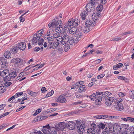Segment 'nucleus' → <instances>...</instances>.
I'll return each instance as SVG.
<instances>
[{
  "label": "nucleus",
  "mask_w": 134,
  "mask_h": 134,
  "mask_svg": "<svg viewBox=\"0 0 134 134\" xmlns=\"http://www.w3.org/2000/svg\"><path fill=\"white\" fill-rule=\"evenodd\" d=\"M71 21L69 20L68 21L67 23L64 26V28L65 30L69 31L72 27L71 25Z\"/></svg>",
  "instance_id": "16"
},
{
  "label": "nucleus",
  "mask_w": 134,
  "mask_h": 134,
  "mask_svg": "<svg viewBox=\"0 0 134 134\" xmlns=\"http://www.w3.org/2000/svg\"><path fill=\"white\" fill-rule=\"evenodd\" d=\"M4 57L7 58H10L11 57V55L9 51H8L5 52L4 54Z\"/></svg>",
  "instance_id": "27"
},
{
  "label": "nucleus",
  "mask_w": 134,
  "mask_h": 134,
  "mask_svg": "<svg viewBox=\"0 0 134 134\" xmlns=\"http://www.w3.org/2000/svg\"><path fill=\"white\" fill-rule=\"evenodd\" d=\"M82 29V27L81 26H79L76 30V34L79 37L81 36V32H80Z\"/></svg>",
  "instance_id": "24"
},
{
  "label": "nucleus",
  "mask_w": 134,
  "mask_h": 134,
  "mask_svg": "<svg viewBox=\"0 0 134 134\" xmlns=\"http://www.w3.org/2000/svg\"><path fill=\"white\" fill-rule=\"evenodd\" d=\"M42 131L43 133L45 134H51L50 133V130L47 129H43L42 128Z\"/></svg>",
  "instance_id": "34"
},
{
  "label": "nucleus",
  "mask_w": 134,
  "mask_h": 134,
  "mask_svg": "<svg viewBox=\"0 0 134 134\" xmlns=\"http://www.w3.org/2000/svg\"><path fill=\"white\" fill-rule=\"evenodd\" d=\"M51 126H52L51 125L50 126L49 124H48L47 125H46L45 126H43L42 128L44 129H47L50 130V128H51Z\"/></svg>",
  "instance_id": "55"
},
{
  "label": "nucleus",
  "mask_w": 134,
  "mask_h": 134,
  "mask_svg": "<svg viewBox=\"0 0 134 134\" xmlns=\"http://www.w3.org/2000/svg\"><path fill=\"white\" fill-rule=\"evenodd\" d=\"M118 79H121V80H127V81H126V82H127L128 81V80L127 79V78H125V77L121 76H118Z\"/></svg>",
  "instance_id": "49"
},
{
  "label": "nucleus",
  "mask_w": 134,
  "mask_h": 134,
  "mask_svg": "<svg viewBox=\"0 0 134 134\" xmlns=\"http://www.w3.org/2000/svg\"><path fill=\"white\" fill-rule=\"evenodd\" d=\"M102 93V92H96V97L95 100V104L97 105L99 104L102 100V97L99 96Z\"/></svg>",
  "instance_id": "5"
},
{
  "label": "nucleus",
  "mask_w": 134,
  "mask_h": 134,
  "mask_svg": "<svg viewBox=\"0 0 134 134\" xmlns=\"http://www.w3.org/2000/svg\"><path fill=\"white\" fill-rule=\"evenodd\" d=\"M44 40L43 38H41L39 39L38 45H42L44 42Z\"/></svg>",
  "instance_id": "51"
},
{
  "label": "nucleus",
  "mask_w": 134,
  "mask_h": 134,
  "mask_svg": "<svg viewBox=\"0 0 134 134\" xmlns=\"http://www.w3.org/2000/svg\"><path fill=\"white\" fill-rule=\"evenodd\" d=\"M121 127L120 125H118L116 123L114 124L113 127V132L116 131L118 133L121 131Z\"/></svg>",
  "instance_id": "9"
},
{
  "label": "nucleus",
  "mask_w": 134,
  "mask_h": 134,
  "mask_svg": "<svg viewBox=\"0 0 134 134\" xmlns=\"http://www.w3.org/2000/svg\"><path fill=\"white\" fill-rule=\"evenodd\" d=\"M103 5L101 4H99L97 7L96 9L98 12H100L103 9Z\"/></svg>",
  "instance_id": "36"
},
{
  "label": "nucleus",
  "mask_w": 134,
  "mask_h": 134,
  "mask_svg": "<svg viewBox=\"0 0 134 134\" xmlns=\"http://www.w3.org/2000/svg\"><path fill=\"white\" fill-rule=\"evenodd\" d=\"M70 37L69 36H66L63 37V40L62 41V44H64L68 42Z\"/></svg>",
  "instance_id": "23"
},
{
  "label": "nucleus",
  "mask_w": 134,
  "mask_h": 134,
  "mask_svg": "<svg viewBox=\"0 0 134 134\" xmlns=\"http://www.w3.org/2000/svg\"><path fill=\"white\" fill-rule=\"evenodd\" d=\"M58 102L62 103H65L66 102V99L61 96H60L57 99Z\"/></svg>",
  "instance_id": "20"
},
{
  "label": "nucleus",
  "mask_w": 134,
  "mask_h": 134,
  "mask_svg": "<svg viewBox=\"0 0 134 134\" xmlns=\"http://www.w3.org/2000/svg\"><path fill=\"white\" fill-rule=\"evenodd\" d=\"M80 93L85 92L86 90V86L85 85H83L81 86L79 88Z\"/></svg>",
  "instance_id": "28"
},
{
  "label": "nucleus",
  "mask_w": 134,
  "mask_h": 134,
  "mask_svg": "<svg viewBox=\"0 0 134 134\" xmlns=\"http://www.w3.org/2000/svg\"><path fill=\"white\" fill-rule=\"evenodd\" d=\"M64 51L66 52L68 51L70 48V46L68 44H65L64 46Z\"/></svg>",
  "instance_id": "43"
},
{
  "label": "nucleus",
  "mask_w": 134,
  "mask_h": 134,
  "mask_svg": "<svg viewBox=\"0 0 134 134\" xmlns=\"http://www.w3.org/2000/svg\"><path fill=\"white\" fill-rule=\"evenodd\" d=\"M54 32V30L53 29H50L47 31L46 35L47 36H50L53 34Z\"/></svg>",
  "instance_id": "37"
},
{
  "label": "nucleus",
  "mask_w": 134,
  "mask_h": 134,
  "mask_svg": "<svg viewBox=\"0 0 134 134\" xmlns=\"http://www.w3.org/2000/svg\"><path fill=\"white\" fill-rule=\"evenodd\" d=\"M130 96L131 98H134V91L130 92Z\"/></svg>",
  "instance_id": "57"
},
{
  "label": "nucleus",
  "mask_w": 134,
  "mask_h": 134,
  "mask_svg": "<svg viewBox=\"0 0 134 134\" xmlns=\"http://www.w3.org/2000/svg\"><path fill=\"white\" fill-rule=\"evenodd\" d=\"M55 126L58 131H63L66 127V123L63 122H60L56 125Z\"/></svg>",
  "instance_id": "4"
},
{
  "label": "nucleus",
  "mask_w": 134,
  "mask_h": 134,
  "mask_svg": "<svg viewBox=\"0 0 134 134\" xmlns=\"http://www.w3.org/2000/svg\"><path fill=\"white\" fill-rule=\"evenodd\" d=\"M0 61H1L2 63V66L5 67L8 65V63L7 62V60L6 59H5L4 57H2L0 58Z\"/></svg>",
  "instance_id": "14"
},
{
  "label": "nucleus",
  "mask_w": 134,
  "mask_h": 134,
  "mask_svg": "<svg viewBox=\"0 0 134 134\" xmlns=\"http://www.w3.org/2000/svg\"><path fill=\"white\" fill-rule=\"evenodd\" d=\"M10 78H8L7 79L8 81H9L11 79H13L16 77L17 76L16 71L15 70L11 71L10 72H9V75Z\"/></svg>",
  "instance_id": "13"
},
{
  "label": "nucleus",
  "mask_w": 134,
  "mask_h": 134,
  "mask_svg": "<svg viewBox=\"0 0 134 134\" xmlns=\"http://www.w3.org/2000/svg\"><path fill=\"white\" fill-rule=\"evenodd\" d=\"M54 91L53 90H52L51 92H49L48 93L46 96L45 98L48 97L49 96H51L54 93Z\"/></svg>",
  "instance_id": "45"
},
{
  "label": "nucleus",
  "mask_w": 134,
  "mask_h": 134,
  "mask_svg": "<svg viewBox=\"0 0 134 134\" xmlns=\"http://www.w3.org/2000/svg\"><path fill=\"white\" fill-rule=\"evenodd\" d=\"M59 44V43L57 42H53V48L55 49L57 48V47H58Z\"/></svg>",
  "instance_id": "44"
},
{
  "label": "nucleus",
  "mask_w": 134,
  "mask_h": 134,
  "mask_svg": "<svg viewBox=\"0 0 134 134\" xmlns=\"http://www.w3.org/2000/svg\"><path fill=\"white\" fill-rule=\"evenodd\" d=\"M106 127V124H105L102 122L99 123L98 125V127L99 128V131L100 129H104Z\"/></svg>",
  "instance_id": "26"
},
{
  "label": "nucleus",
  "mask_w": 134,
  "mask_h": 134,
  "mask_svg": "<svg viewBox=\"0 0 134 134\" xmlns=\"http://www.w3.org/2000/svg\"><path fill=\"white\" fill-rule=\"evenodd\" d=\"M68 42L70 44L72 45L74 43V39L72 37H70L69 38Z\"/></svg>",
  "instance_id": "38"
},
{
  "label": "nucleus",
  "mask_w": 134,
  "mask_h": 134,
  "mask_svg": "<svg viewBox=\"0 0 134 134\" xmlns=\"http://www.w3.org/2000/svg\"><path fill=\"white\" fill-rule=\"evenodd\" d=\"M91 29L90 26L86 25V26H84L83 31H84L85 33H87L90 31Z\"/></svg>",
  "instance_id": "29"
},
{
  "label": "nucleus",
  "mask_w": 134,
  "mask_h": 134,
  "mask_svg": "<svg viewBox=\"0 0 134 134\" xmlns=\"http://www.w3.org/2000/svg\"><path fill=\"white\" fill-rule=\"evenodd\" d=\"M75 29L74 27H72L71 29L69 30V33L71 34H73L75 33L76 34V31L75 30Z\"/></svg>",
  "instance_id": "33"
},
{
  "label": "nucleus",
  "mask_w": 134,
  "mask_h": 134,
  "mask_svg": "<svg viewBox=\"0 0 134 134\" xmlns=\"http://www.w3.org/2000/svg\"><path fill=\"white\" fill-rule=\"evenodd\" d=\"M60 34L57 32V33L53 34V36L54 38H57L58 37H59V36H60Z\"/></svg>",
  "instance_id": "54"
},
{
  "label": "nucleus",
  "mask_w": 134,
  "mask_h": 134,
  "mask_svg": "<svg viewBox=\"0 0 134 134\" xmlns=\"http://www.w3.org/2000/svg\"><path fill=\"white\" fill-rule=\"evenodd\" d=\"M81 122L82 123V122H81L80 121L76 120V123L75 124V127L76 128L78 129L79 128V127L81 125V124H81Z\"/></svg>",
  "instance_id": "31"
},
{
  "label": "nucleus",
  "mask_w": 134,
  "mask_h": 134,
  "mask_svg": "<svg viewBox=\"0 0 134 134\" xmlns=\"http://www.w3.org/2000/svg\"><path fill=\"white\" fill-rule=\"evenodd\" d=\"M9 70L8 69H4L1 72V76L6 79L9 76Z\"/></svg>",
  "instance_id": "10"
},
{
  "label": "nucleus",
  "mask_w": 134,
  "mask_h": 134,
  "mask_svg": "<svg viewBox=\"0 0 134 134\" xmlns=\"http://www.w3.org/2000/svg\"><path fill=\"white\" fill-rule=\"evenodd\" d=\"M95 2L96 0H90V2L89 3L93 8H94L95 7Z\"/></svg>",
  "instance_id": "42"
},
{
  "label": "nucleus",
  "mask_w": 134,
  "mask_h": 134,
  "mask_svg": "<svg viewBox=\"0 0 134 134\" xmlns=\"http://www.w3.org/2000/svg\"><path fill=\"white\" fill-rule=\"evenodd\" d=\"M57 110V108H53L50 109H48L47 113H51L53 111H56Z\"/></svg>",
  "instance_id": "46"
},
{
  "label": "nucleus",
  "mask_w": 134,
  "mask_h": 134,
  "mask_svg": "<svg viewBox=\"0 0 134 134\" xmlns=\"http://www.w3.org/2000/svg\"><path fill=\"white\" fill-rule=\"evenodd\" d=\"M50 133L52 134H57V130L56 129L55 126H51V128L50 130Z\"/></svg>",
  "instance_id": "19"
},
{
  "label": "nucleus",
  "mask_w": 134,
  "mask_h": 134,
  "mask_svg": "<svg viewBox=\"0 0 134 134\" xmlns=\"http://www.w3.org/2000/svg\"><path fill=\"white\" fill-rule=\"evenodd\" d=\"M41 109L40 108L37 109L36 112L33 115L34 116H36L37 114L40 113L41 111Z\"/></svg>",
  "instance_id": "53"
},
{
  "label": "nucleus",
  "mask_w": 134,
  "mask_h": 134,
  "mask_svg": "<svg viewBox=\"0 0 134 134\" xmlns=\"http://www.w3.org/2000/svg\"><path fill=\"white\" fill-rule=\"evenodd\" d=\"M127 119H128V120L129 121H130L134 122V118L131 117H128Z\"/></svg>",
  "instance_id": "64"
},
{
  "label": "nucleus",
  "mask_w": 134,
  "mask_h": 134,
  "mask_svg": "<svg viewBox=\"0 0 134 134\" xmlns=\"http://www.w3.org/2000/svg\"><path fill=\"white\" fill-rule=\"evenodd\" d=\"M100 12H98V13H93V14L92 15V17L93 18H94V17L95 16H97V17H99L100 16Z\"/></svg>",
  "instance_id": "48"
},
{
  "label": "nucleus",
  "mask_w": 134,
  "mask_h": 134,
  "mask_svg": "<svg viewBox=\"0 0 134 134\" xmlns=\"http://www.w3.org/2000/svg\"><path fill=\"white\" fill-rule=\"evenodd\" d=\"M21 62V59L20 58H14L12 59L11 62L12 63H13L14 64H18Z\"/></svg>",
  "instance_id": "25"
},
{
  "label": "nucleus",
  "mask_w": 134,
  "mask_h": 134,
  "mask_svg": "<svg viewBox=\"0 0 134 134\" xmlns=\"http://www.w3.org/2000/svg\"><path fill=\"white\" fill-rule=\"evenodd\" d=\"M27 92L30 95L33 96H36L38 93L37 92H33L30 90H28Z\"/></svg>",
  "instance_id": "30"
},
{
  "label": "nucleus",
  "mask_w": 134,
  "mask_h": 134,
  "mask_svg": "<svg viewBox=\"0 0 134 134\" xmlns=\"http://www.w3.org/2000/svg\"><path fill=\"white\" fill-rule=\"evenodd\" d=\"M96 124L94 123L91 124L90 127L87 130L88 134H98L97 132L99 131V130H96Z\"/></svg>",
  "instance_id": "2"
},
{
  "label": "nucleus",
  "mask_w": 134,
  "mask_h": 134,
  "mask_svg": "<svg viewBox=\"0 0 134 134\" xmlns=\"http://www.w3.org/2000/svg\"><path fill=\"white\" fill-rule=\"evenodd\" d=\"M85 24L86 25H87V26L89 25L91 28L94 26L95 23V21L89 20L86 21Z\"/></svg>",
  "instance_id": "18"
},
{
  "label": "nucleus",
  "mask_w": 134,
  "mask_h": 134,
  "mask_svg": "<svg viewBox=\"0 0 134 134\" xmlns=\"http://www.w3.org/2000/svg\"><path fill=\"white\" fill-rule=\"evenodd\" d=\"M71 21V25L73 27H75L77 26L78 25V23H79V21L77 20H69Z\"/></svg>",
  "instance_id": "17"
},
{
  "label": "nucleus",
  "mask_w": 134,
  "mask_h": 134,
  "mask_svg": "<svg viewBox=\"0 0 134 134\" xmlns=\"http://www.w3.org/2000/svg\"><path fill=\"white\" fill-rule=\"evenodd\" d=\"M53 40H50L48 41V47L49 48V49L51 48H53Z\"/></svg>",
  "instance_id": "39"
},
{
  "label": "nucleus",
  "mask_w": 134,
  "mask_h": 134,
  "mask_svg": "<svg viewBox=\"0 0 134 134\" xmlns=\"http://www.w3.org/2000/svg\"><path fill=\"white\" fill-rule=\"evenodd\" d=\"M17 51L18 49H17V48L16 47L12 48L10 50L11 52L13 54L17 53Z\"/></svg>",
  "instance_id": "35"
},
{
  "label": "nucleus",
  "mask_w": 134,
  "mask_h": 134,
  "mask_svg": "<svg viewBox=\"0 0 134 134\" xmlns=\"http://www.w3.org/2000/svg\"><path fill=\"white\" fill-rule=\"evenodd\" d=\"M89 97L91 100H94V99L96 98V94L93 93Z\"/></svg>",
  "instance_id": "41"
},
{
  "label": "nucleus",
  "mask_w": 134,
  "mask_h": 134,
  "mask_svg": "<svg viewBox=\"0 0 134 134\" xmlns=\"http://www.w3.org/2000/svg\"><path fill=\"white\" fill-rule=\"evenodd\" d=\"M66 127L71 130H72L75 128V123L72 121H69L66 123Z\"/></svg>",
  "instance_id": "6"
},
{
  "label": "nucleus",
  "mask_w": 134,
  "mask_h": 134,
  "mask_svg": "<svg viewBox=\"0 0 134 134\" xmlns=\"http://www.w3.org/2000/svg\"><path fill=\"white\" fill-rule=\"evenodd\" d=\"M12 83L11 82H6L4 83V84L5 86H10Z\"/></svg>",
  "instance_id": "58"
},
{
  "label": "nucleus",
  "mask_w": 134,
  "mask_h": 134,
  "mask_svg": "<svg viewBox=\"0 0 134 134\" xmlns=\"http://www.w3.org/2000/svg\"><path fill=\"white\" fill-rule=\"evenodd\" d=\"M27 13V12H25L24 14L23 15H21V16L19 18L20 19V22H23L25 21V18L24 17H23V16L25 14H26V13Z\"/></svg>",
  "instance_id": "47"
},
{
  "label": "nucleus",
  "mask_w": 134,
  "mask_h": 134,
  "mask_svg": "<svg viewBox=\"0 0 134 134\" xmlns=\"http://www.w3.org/2000/svg\"><path fill=\"white\" fill-rule=\"evenodd\" d=\"M122 99L120 98V99H117L116 100H115V101H114L115 103H117V102H118V103H120L122 101Z\"/></svg>",
  "instance_id": "61"
},
{
  "label": "nucleus",
  "mask_w": 134,
  "mask_h": 134,
  "mask_svg": "<svg viewBox=\"0 0 134 134\" xmlns=\"http://www.w3.org/2000/svg\"><path fill=\"white\" fill-rule=\"evenodd\" d=\"M43 32V30L41 29L37 31L36 34V36L37 38H40L42 36Z\"/></svg>",
  "instance_id": "22"
},
{
  "label": "nucleus",
  "mask_w": 134,
  "mask_h": 134,
  "mask_svg": "<svg viewBox=\"0 0 134 134\" xmlns=\"http://www.w3.org/2000/svg\"><path fill=\"white\" fill-rule=\"evenodd\" d=\"M85 126L83 124H81L78 128V132L80 134H82L85 130Z\"/></svg>",
  "instance_id": "12"
},
{
  "label": "nucleus",
  "mask_w": 134,
  "mask_h": 134,
  "mask_svg": "<svg viewBox=\"0 0 134 134\" xmlns=\"http://www.w3.org/2000/svg\"><path fill=\"white\" fill-rule=\"evenodd\" d=\"M62 23L61 21L60 20H57L56 19L53 20V22L48 24V26L49 28L55 27V28L57 27L62 26Z\"/></svg>",
  "instance_id": "3"
},
{
  "label": "nucleus",
  "mask_w": 134,
  "mask_h": 134,
  "mask_svg": "<svg viewBox=\"0 0 134 134\" xmlns=\"http://www.w3.org/2000/svg\"><path fill=\"white\" fill-rule=\"evenodd\" d=\"M114 105V107L115 109L121 111L124 109V107L122 104L118 103L117 102V103H115Z\"/></svg>",
  "instance_id": "11"
},
{
  "label": "nucleus",
  "mask_w": 134,
  "mask_h": 134,
  "mask_svg": "<svg viewBox=\"0 0 134 134\" xmlns=\"http://www.w3.org/2000/svg\"><path fill=\"white\" fill-rule=\"evenodd\" d=\"M63 37L60 34L59 37L57 38V41L61 42V43H62V41L63 40Z\"/></svg>",
  "instance_id": "50"
},
{
  "label": "nucleus",
  "mask_w": 134,
  "mask_h": 134,
  "mask_svg": "<svg viewBox=\"0 0 134 134\" xmlns=\"http://www.w3.org/2000/svg\"><path fill=\"white\" fill-rule=\"evenodd\" d=\"M86 8H84L83 10L82 11L81 13L80 14V16L82 20H84L86 19V17L87 16L90 12L87 10Z\"/></svg>",
  "instance_id": "7"
},
{
  "label": "nucleus",
  "mask_w": 134,
  "mask_h": 134,
  "mask_svg": "<svg viewBox=\"0 0 134 134\" xmlns=\"http://www.w3.org/2000/svg\"><path fill=\"white\" fill-rule=\"evenodd\" d=\"M92 8V7L91 6V4L89 3L86 5L84 8H86L87 10H88V12H91V8Z\"/></svg>",
  "instance_id": "32"
},
{
  "label": "nucleus",
  "mask_w": 134,
  "mask_h": 134,
  "mask_svg": "<svg viewBox=\"0 0 134 134\" xmlns=\"http://www.w3.org/2000/svg\"><path fill=\"white\" fill-rule=\"evenodd\" d=\"M41 117L40 116H37L36 117V118L34 119V120L36 122L41 121Z\"/></svg>",
  "instance_id": "59"
},
{
  "label": "nucleus",
  "mask_w": 134,
  "mask_h": 134,
  "mask_svg": "<svg viewBox=\"0 0 134 134\" xmlns=\"http://www.w3.org/2000/svg\"><path fill=\"white\" fill-rule=\"evenodd\" d=\"M5 89L3 86H0V94L3 93L5 91Z\"/></svg>",
  "instance_id": "60"
},
{
  "label": "nucleus",
  "mask_w": 134,
  "mask_h": 134,
  "mask_svg": "<svg viewBox=\"0 0 134 134\" xmlns=\"http://www.w3.org/2000/svg\"><path fill=\"white\" fill-rule=\"evenodd\" d=\"M61 26H59L56 27L55 30L56 32L60 34L61 33L63 32L64 31V30H65V28H64L63 27H61Z\"/></svg>",
  "instance_id": "21"
},
{
  "label": "nucleus",
  "mask_w": 134,
  "mask_h": 134,
  "mask_svg": "<svg viewBox=\"0 0 134 134\" xmlns=\"http://www.w3.org/2000/svg\"><path fill=\"white\" fill-rule=\"evenodd\" d=\"M38 41L37 38L35 37H34L32 39V44L34 45L35 44L37 43Z\"/></svg>",
  "instance_id": "40"
},
{
  "label": "nucleus",
  "mask_w": 134,
  "mask_h": 134,
  "mask_svg": "<svg viewBox=\"0 0 134 134\" xmlns=\"http://www.w3.org/2000/svg\"><path fill=\"white\" fill-rule=\"evenodd\" d=\"M113 126L114 124L111 123H106L105 128L102 132V134H115L113 131Z\"/></svg>",
  "instance_id": "1"
},
{
  "label": "nucleus",
  "mask_w": 134,
  "mask_h": 134,
  "mask_svg": "<svg viewBox=\"0 0 134 134\" xmlns=\"http://www.w3.org/2000/svg\"><path fill=\"white\" fill-rule=\"evenodd\" d=\"M63 48L62 47H60L58 49V52L59 53L61 54L63 53Z\"/></svg>",
  "instance_id": "56"
},
{
  "label": "nucleus",
  "mask_w": 134,
  "mask_h": 134,
  "mask_svg": "<svg viewBox=\"0 0 134 134\" xmlns=\"http://www.w3.org/2000/svg\"><path fill=\"white\" fill-rule=\"evenodd\" d=\"M98 2V3H101L104 4L106 3V0H96Z\"/></svg>",
  "instance_id": "52"
},
{
  "label": "nucleus",
  "mask_w": 134,
  "mask_h": 134,
  "mask_svg": "<svg viewBox=\"0 0 134 134\" xmlns=\"http://www.w3.org/2000/svg\"><path fill=\"white\" fill-rule=\"evenodd\" d=\"M23 92H18L16 94V97H18L19 96H20L21 95L23 94Z\"/></svg>",
  "instance_id": "62"
},
{
  "label": "nucleus",
  "mask_w": 134,
  "mask_h": 134,
  "mask_svg": "<svg viewBox=\"0 0 134 134\" xmlns=\"http://www.w3.org/2000/svg\"><path fill=\"white\" fill-rule=\"evenodd\" d=\"M105 75L103 74H102L100 75H98L97 77V78L98 79H100L101 78L103 77Z\"/></svg>",
  "instance_id": "63"
},
{
  "label": "nucleus",
  "mask_w": 134,
  "mask_h": 134,
  "mask_svg": "<svg viewBox=\"0 0 134 134\" xmlns=\"http://www.w3.org/2000/svg\"><path fill=\"white\" fill-rule=\"evenodd\" d=\"M26 44L25 42H22L18 43L16 45V47L20 50L24 51L26 48Z\"/></svg>",
  "instance_id": "8"
},
{
  "label": "nucleus",
  "mask_w": 134,
  "mask_h": 134,
  "mask_svg": "<svg viewBox=\"0 0 134 134\" xmlns=\"http://www.w3.org/2000/svg\"><path fill=\"white\" fill-rule=\"evenodd\" d=\"M114 97H111L107 98V99H105V102L106 105H111L114 100Z\"/></svg>",
  "instance_id": "15"
}]
</instances>
